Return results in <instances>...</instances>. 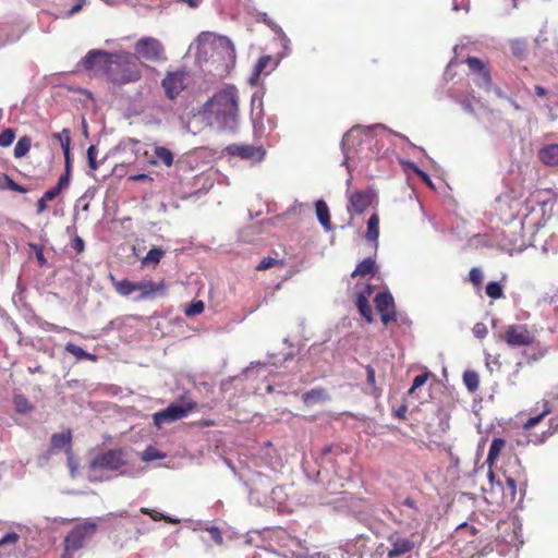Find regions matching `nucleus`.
<instances>
[{"label": "nucleus", "mask_w": 558, "mask_h": 558, "mask_svg": "<svg viewBox=\"0 0 558 558\" xmlns=\"http://www.w3.org/2000/svg\"><path fill=\"white\" fill-rule=\"evenodd\" d=\"M182 128L191 134L199 133L204 126L234 132L239 125V92L227 85L209 98L196 112L191 111L186 120L180 118Z\"/></svg>", "instance_id": "1"}, {"label": "nucleus", "mask_w": 558, "mask_h": 558, "mask_svg": "<svg viewBox=\"0 0 558 558\" xmlns=\"http://www.w3.org/2000/svg\"><path fill=\"white\" fill-rule=\"evenodd\" d=\"M195 49L197 62L211 63L219 76H222L235 62V49L232 41L211 32L201 33L191 44L190 50Z\"/></svg>", "instance_id": "2"}, {"label": "nucleus", "mask_w": 558, "mask_h": 558, "mask_svg": "<svg viewBox=\"0 0 558 558\" xmlns=\"http://www.w3.org/2000/svg\"><path fill=\"white\" fill-rule=\"evenodd\" d=\"M98 529L107 530L110 533L116 532L120 535L125 524L121 519L117 518H87L84 519L69 531L63 541L64 557H70L77 550L86 546V544L95 536Z\"/></svg>", "instance_id": "3"}, {"label": "nucleus", "mask_w": 558, "mask_h": 558, "mask_svg": "<svg viewBox=\"0 0 558 558\" xmlns=\"http://www.w3.org/2000/svg\"><path fill=\"white\" fill-rule=\"evenodd\" d=\"M131 461L133 453L128 449L100 451L89 460L87 477L90 482H102L118 474H125V468Z\"/></svg>", "instance_id": "4"}, {"label": "nucleus", "mask_w": 558, "mask_h": 558, "mask_svg": "<svg viewBox=\"0 0 558 558\" xmlns=\"http://www.w3.org/2000/svg\"><path fill=\"white\" fill-rule=\"evenodd\" d=\"M376 145L377 140L374 137L372 129L361 126L352 128L343 135L341 142V148L344 155L342 165L351 172L356 161L371 158L378 153V149H374Z\"/></svg>", "instance_id": "5"}, {"label": "nucleus", "mask_w": 558, "mask_h": 558, "mask_svg": "<svg viewBox=\"0 0 558 558\" xmlns=\"http://www.w3.org/2000/svg\"><path fill=\"white\" fill-rule=\"evenodd\" d=\"M136 61V58L129 52L116 53L108 71L110 80L119 84L138 81L142 73Z\"/></svg>", "instance_id": "6"}, {"label": "nucleus", "mask_w": 558, "mask_h": 558, "mask_svg": "<svg viewBox=\"0 0 558 558\" xmlns=\"http://www.w3.org/2000/svg\"><path fill=\"white\" fill-rule=\"evenodd\" d=\"M133 56L138 61L163 62L167 60L162 43L150 36L142 37L134 44Z\"/></svg>", "instance_id": "7"}, {"label": "nucleus", "mask_w": 558, "mask_h": 558, "mask_svg": "<svg viewBox=\"0 0 558 558\" xmlns=\"http://www.w3.org/2000/svg\"><path fill=\"white\" fill-rule=\"evenodd\" d=\"M195 402L180 401L173 402L165 410L153 414V422L157 428H161L165 424L181 420L195 408Z\"/></svg>", "instance_id": "8"}, {"label": "nucleus", "mask_w": 558, "mask_h": 558, "mask_svg": "<svg viewBox=\"0 0 558 558\" xmlns=\"http://www.w3.org/2000/svg\"><path fill=\"white\" fill-rule=\"evenodd\" d=\"M511 348L529 347L535 340V335L526 325H508L502 335H498Z\"/></svg>", "instance_id": "9"}, {"label": "nucleus", "mask_w": 558, "mask_h": 558, "mask_svg": "<svg viewBox=\"0 0 558 558\" xmlns=\"http://www.w3.org/2000/svg\"><path fill=\"white\" fill-rule=\"evenodd\" d=\"M189 85V74L184 68L169 70L161 81V87L169 99H175Z\"/></svg>", "instance_id": "10"}, {"label": "nucleus", "mask_w": 558, "mask_h": 558, "mask_svg": "<svg viewBox=\"0 0 558 558\" xmlns=\"http://www.w3.org/2000/svg\"><path fill=\"white\" fill-rule=\"evenodd\" d=\"M477 533L478 530L475 526L468 523H462L454 530L452 538L459 550L470 553L472 549L476 548V543L478 539Z\"/></svg>", "instance_id": "11"}, {"label": "nucleus", "mask_w": 558, "mask_h": 558, "mask_svg": "<svg viewBox=\"0 0 558 558\" xmlns=\"http://www.w3.org/2000/svg\"><path fill=\"white\" fill-rule=\"evenodd\" d=\"M466 63L474 74L473 82L475 85L486 93L493 88V81L489 71L486 69L484 62L475 57H469Z\"/></svg>", "instance_id": "12"}, {"label": "nucleus", "mask_w": 558, "mask_h": 558, "mask_svg": "<svg viewBox=\"0 0 558 558\" xmlns=\"http://www.w3.org/2000/svg\"><path fill=\"white\" fill-rule=\"evenodd\" d=\"M114 54H110L104 50H89L85 58L82 60V64L87 70H106L109 71Z\"/></svg>", "instance_id": "13"}, {"label": "nucleus", "mask_w": 558, "mask_h": 558, "mask_svg": "<svg viewBox=\"0 0 558 558\" xmlns=\"http://www.w3.org/2000/svg\"><path fill=\"white\" fill-rule=\"evenodd\" d=\"M226 150L231 156H239L242 159L251 160L253 162L260 161L265 157V149L263 146L231 144L227 146Z\"/></svg>", "instance_id": "14"}, {"label": "nucleus", "mask_w": 558, "mask_h": 558, "mask_svg": "<svg viewBox=\"0 0 558 558\" xmlns=\"http://www.w3.org/2000/svg\"><path fill=\"white\" fill-rule=\"evenodd\" d=\"M376 310L380 314L381 322L387 325L397 319L395 301L389 292H379L375 296Z\"/></svg>", "instance_id": "15"}, {"label": "nucleus", "mask_w": 558, "mask_h": 558, "mask_svg": "<svg viewBox=\"0 0 558 558\" xmlns=\"http://www.w3.org/2000/svg\"><path fill=\"white\" fill-rule=\"evenodd\" d=\"M348 213L351 216L354 214L360 215L371 206L374 194L372 191H356L354 193H348Z\"/></svg>", "instance_id": "16"}, {"label": "nucleus", "mask_w": 558, "mask_h": 558, "mask_svg": "<svg viewBox=\"0 0 558 558\" xmlns=\"http://www.w3.org/2000/svg\"><path fill=\"white\" fill-rule=\"evenodd\" d=\"M263 94L255 92L251 99V119L254 126V133L256 136L263 135Z\"/></svg>", "instance_id": "17"}, {"label": "nucleus", "mask_w": 558, "mask_h": 558, "mask_svg": "<svg viewBox=\"0 0 558 558\" xmlns=\"http://www.w3.org/2000/svg\"><path fill=\"white\" fill-rule=\"evenodd\" d=\"M137 294L133 298L134 301H143L154 299L160 291L163 290V284L155 283L151 280H141L135 282Z\"/></svg>", "instance_id": "18"}, {"label": "nucleus", "mask_w": 558, "mask_h": 558, "mask_svg": "<svg viewBox=\"0 0 558 558\" xmlns=\"http://www.w3.org/2000/svg\"><path fill=\"white\" fill-rule=\"evenodd\" d=\"M20 535L15 532L7 533L0 538V558H8L16 550Z\"/></svg>", "instance_id": "19"}, {"label": "nucleus", "mask_w": 558, "mask_h": 558, "mask_svg": "<svg viewBox=\"0 0 558 558\" xmlns=\"http://www.w3.org/2000/svg\"><path fill=\"white\" fill-rule=\"evenodd\" d=\"M276 493H277V490H259V489L251 490L250 498H251V500L260 502L265 507L277 508L278 510H283L281 502H278V505H276V498L271 497Z\"/></svg>", "instance_id": "20"}, {"label": "nucleus", "mask_w": 558, "mask_h": 558, "mask_svg": "<svg viewBox=\"0 0 558 558\" xmlns=\"http://www.w3.org/2000/svg\"><path fill=\"white\" fill-rule=\"evenodd\" d=\"M371 293H372L371 286H366L365 293L364 292L359 293V295L356 298V302H355L360 314L366 319L367 323L373 322L372 307L368 303V295H371Z\"/></svg>", "instance_id": "21"}, {"label": "nucleus", "mask_w": 558, "mask_h": 558, "mask_svg": "<svg viewBox=\"0 0 558 558\" xmlns=\"http://www.w3.org/2000/svg\"><path fill=\"white\" fill-rule=\"evenodd\" d=\"M109 279H110L116 292L121 296H124V298L131 296L132 294H134L136 292L135 282H133L129 279L117 280L114 278V276H112V275L109 276Z\"/></svg>", "instance_id": "22"}, {"label": "nucleus", "mask_w": 558, "mask_h": 558, "mask_svg": "<svg viewBox=\"0 0 558 558\" xmlns=\"http://www.w3.org/2000/svg\"><path fill=\"white\" fill-rule=\"evenodd\" d=\"M316 216L319 223L324 227L326 231L331 230V221L329 208L325 201L319 199L315 203Z\"/></svg>", "instance_id": "23"}, {"label": "nucleus", "mask_w": 558, "mask_h": 558, "mask_svg": "<svg viewBox=\"0 0 558 558\" xmlns=\"http://www.w3.org/2000/svg\"><path fill=\"white\" fill-rule=\"evenodd\" d=\"M539 158L545 165H558V144H550L543 147L539 151Z\"/></svg>", "instance_id": "24"}, {"label": "nucleus", "mask_w": 558, "mask_h": 558, "mask_svg": "<svg viewBox=\"0 0 558 558\" xmlns=\"http://www.w3.org/2000/svg\"><path fill=\"white\" fill-rule=\"evenodd\" d=\"M71 440L72 435L70 430L53 434L51 436V447L52 449H66L68 452L71 449Z\"/></svg>", "instance_id": "25"}, {"label": "nucleus", "mask_w": 558, "mask_h": 558, "mask_svg": "<svg viewBox=\"0 0 558 558\" xmlns=\"http://www.w3.org/2000/svg\"><path fill=\"white\" fill-rule=\"evenodd\" d=\"M379 236V217L377 214H373L367 221V230L365 238L369 242H374L375 246L378 244Z\"/></svg>", "instance_id": "26"}, {"label": "nucleus", "mask_w": 558, "mask_h": 558, "mask_svg": "<svg viewBox=\"0 0 558 558\" xmlns=\"http://www.w3.org/2000/svg\"><path fill=\"white\" fill-rule=\"evenodd\" d=\"M376 272V264L375 260L372 257H367L364 260H362L354 271L352 272V277H365V276H374Z\"/></svg>", "instance_id": "27"}, {"label": "nucleus", "mask_w": 558, "mask_h": 558, "mask_svg": "<svg viewBox=\"0 0 558 558\" xmlns=\"http://www.w3.org/2000/svg\"><path fill=\"white\" fill-rule=\"evenodd\" d=\"M271 62H272V58L270 56H263L258 59L257 63L255 64L254 72H253L252 76L250 77V83L252 85H254L258 82L259 75L266 70V68Z\"/></svg>", "instance_id": "28"}, {"label": "nucleus", "mask_w": 558, "mask_h": 558, "mask_svg": "<svg viewBox=\"0 0 558 558\" xmlns=\"http://www.w3.org/2000/svg\"><path fill=\"white\" fill-rule=\"evenodd\" d=\"M65 351L73 354L77 361H82V360L96 361L97 360L96 355L84 351L81 347H78L72 342H69L65 344Z\"/></svg>", "instance_id": "29"}, {"label": "nucleus", "mask_w": 558, "mask_h": 558, "mask_svg": "<svg viewBox=\"0 0 558 558\" xmlns=\"http://www.w3.org/2000/svg\"><path fill=\"white\" fill-rule=\"evenodd\" d=\"M157 161L163 163L166 167H171L173 163V154L170 149L163 146H156L154 149Z\"/></svg>", "instance_id": "30"}, {"label": "nucleus", "mask_w": 558, "mask_h": 558, "mask_svg": "<svg viewBox=\"0 0 558 558\" xmlns=\"http://www.w3.org/2000/svg\"><path fill=\"white\" fill-rule=\"evenodd\" d=\"M504 447H505L504 439H501V438L493 439L489 450H488L486 462L489 464H493L495 462V460L499 457Z\"/></svg>", "instance_id": "31"}, {"label": "nucleus", "mask_w": 558, "mask_h": 558, "mask_svg": "<svg viewBox=\"0 0 558 558\" xmlns=\"http://www.w3.org/2000/svg\"><path fill=\"white\" fill-rule=\"evenodd\" d=\"M448 95L453 101L458 102L466 113L475 116L474 107L469 98L459 96L453 89H449Z\"/></svg>", "instance_id": "32"}, {"label": "nucleus", "mask_w": 558, "mask_h": 558, "mask_svg": "<svg viewBox=\"0 0 558 558\" xmlns=\"http://www.w3.org/2000/svg\"><path fill=\"white\" fill-rule=\"evenodd\" d=\"M13 403L16 412L21 414H27L34 409L33 404L23 395H15L13 398Z\"/></svg>", "instance_id": "33"}, {"label": "nucleus", "mask_w": 558, "mask_h": 558, "mask_svg": "<svg viewBox=\"0 0 558 558\" xmlns=\"http://www.w3.org/2000/svg\"><path fill=\"white\" fill-rule=\"evenodd\" d=\"M165 457L166 453L154 446H148L143 452H141V459L147 463L163 459Z\"/></svg>", "instance_id": "34"}, {"label": "nucleus", "mask_w": 558, "mask_h": 558, "mask_svg": "<svg viewBox=\"0 0 558 558\" xmlns=\"http://www.w3.org/2000/svg\"><path fill=\"white\" fill-rule=\"evenodd\" d=\"M31 145H32V143H31L29 137H27V136L21 137L14 147V157L19 159V158H23L24 156H26L31 149Z\"/></svg>", "instance_id": "35"}, {"label": "nucleus", "mask_w": 558, "mask_h": 558, "mask_svg": "<svg viewBox=\"0 0 558 558\" xmlns=\"http://www.w3.org/2000/svg\"><path fill=\"white\" fill-rule=\"evenodd\" d=\"M53 137L60 143L63 155L68 156L71 144L70 130L63 129L61 132L54 133Z\"/></svg>", "instance_id": "36"}, {"label": "nucleus", "mask_w": 558, "mask_h": 558, "mask_svg": "<svg viewBox=\"0 0 558 558\" xmlns=\"http://www.w3.org/2000/svg\"><path fill=\"white\" fill-rule=\"evenodd\" d=\"M463 381H464V385L466 386V388L471 392H474L475 390H477L478 385H480L478 375L475 372H471V371H468L463 374Z\"/></svg>", "instance_id": "37"}, {"label": "nucleus", "mask_w": 558, "mask_h": 558, "mask_svg": "<svg viewBox=\"0 0 558 558\" xmlns=\"http://www.w3.org/2000/svg\"><path fill=\"white\" fill-rule=\"evenodd\" d=\"M162 255H163L162 250L154 247V248L149 250L148 253L146 254V256L143 258V264L144 265H156L159 263Z\"/></svg>", "instance_id": "38"}, {"label": "nucleus", "mask_w": 558, "mask_h": 558, "mask_svg": "<svg viewBox=\"0 0 558 558\" xmlns=\"http://www.w3.org/2000/svg\"><path fill=\"white\" fill-rule=\"evenodd\" d=\"M486 294L492 299H500L504 295L502 287L497 281H490L486 286Z\"/></svg>", "instance_id": "39"}, {"label": "nucleus", "mask_w": 558, "mask_h": 558, "mask_svg": "<svg viewBox=\"0 0 558 558\" xmlns=\"http://www.w3.org/2000/svg\"><path fill=\"white\" fill-rule=\"evenodd\" d=\"M549 412H550V409L547 407V404H545L544 410L538 415L530 417L524 423L523 427L525 429H531V428L535 427L544 418V416H546Z\"/></svg>", "instance_id": "40"}, {"label": "nucleus", "mask_w": 558, "mask_h": 558, "mask_svg": "<svg viewBox=\"0 0 558 558\" xmlns=\"http://www.w3.org/2000/svg\"><path fill=\"white\" fill-rule=\"evenodd\" d=\"M141 512L144 513V514H148L154 521H161V520H165L166 522H170V523H178L179 520H172L166 515H163L162 513L156 511V510H150L148 508H141Z\"/></svg>", "instance_id": "41"}, {"label": "nucleus", "mask_w": 558, "mask_h": 558, "mask_svg": "<svg viewBox=\"0 0 558 558\" xmlns=\"http://www.w3.org/2000/svg\"><path fill=\"white\" fill-rule=\"evenodd\" d=\"M15 138V132L12 129H5L0 133V147L10 146Z\"/></svg>", "instance_id": "42"}, {"label": "nucleus", "mask_w": 558, "mask_h": 558, "mask_svg": "<svg viewBox=\"0 0 558 558\" xmlns=\"http://www.w3.org/2000/svg\"><path fill=\"white\" fill-rule=\"evenodd\" d=\"M204 302L201 300L193 301L184 311L186 316H194L201 314L204 311Z\"/></svg>", "instance_id": "43"}, {"label": "nucleus", "mask_w": 558, "mask_h": 558, "mask_svg": "<svg viewBox=\"0 0 558 558\" xmlns=\"http://www.w3.org/2000/svg\"><path fill=\"white\" fill-rule=\"evenodd\" d=\"M511 51L515 56H521L525 52L526 45L522 39H513L510 41Z\"/></svg>", "instance_id": "44"}, {"label": "nucleus", "mask_w": 558, "mask_h": 558, "mask_svg": "<svg viewBox=\"0 0 558 558\" xmlns=\"http://www.w3.org/2000/svg\"><path fill=\"white\" fill-rule=\"evenodd\" d=\"M97 157V148L95 145H90L87 149V159H88V166L92 170H97L98 165L96 161Z\"/></svg>", "instance_id": "45"}, {"label": "nucleus", "mask_w": 558, "mask_h": 558, "mask_svg": "<svg viewBox=\"0 0 558 558\" xmlns=\"http://www.w3.org/2000/svg\"><path fill=\"white\" fill-rule=\"evenodd\" d=\"M469 279L470 281L478 287L481 286L482 281H483V272L480 268L477 267H473L471 270H470V274H469Z\"/></svg>", "instance_id": "46"}, {"label": "nucleus", "mask_w": 558, "mask_h": 558, "mask_svg": "<svg viewBox=\"0 0 558 558\" xmlns=\"http://www.w3.org/2000/svg\"><path fill=\"white\" fill-rule=\"evenodd\" d=\"M274 31L279 36L282 47L286 49V54H288L290 52V49H289L290 39L288 38V36L284 34V32L282 31V28L279 25H274Z\"/></svg>", "instance_id": "47"}, {"label": "nucleus", "mask_w": 558, "mask_h": 558, "mask_svg": "<svg viewBox=\"0 0 558 558\" xmlns=\"http://www.w3.org/2000/svg\"><path fill=\"white\" fill-rule=\"evenodd\" d=\"M282 264V260L275 259L271 257H265L256 267L257 270H266L269 269L276 265Z\"/></svg>", "instance_id": "48"}, {"label": "nucleus", "mask_w": 558, "mask_h": 558, "mask_svg": "<svg viewBox=\"0 0 558 558\" xmlns=\"http://www.w3.org/2000/svg\"><path fill=\"white\" fill-rule=\"evenodd\" d=\"M428 378V374H421L415 376L413 379L412 386L409 389V395H412L417 388L422 387Z\"/></svg>", "instance_id": "49"}, {"label": "nucleus", "mask_w": 558, "mask_h": 558, "mask_svg": "<svg viewBox=\"0 0 558 558\" xmlns=\"http://www.w3.org/2000/svg\"><path fill=\"white\" fill-rule=\"evenodd\" d=\"M29 247L35 252V256H36L38 264L40 266H44L47 263V259L44 256L43 247L37 244H34V243H31Z\"/></svg>", "instance_id": "50"}, {"label": "nucleus", "mask_w": 558, "mask_h": 558, "mask_svg": "<svg viewBox=\"0 0 558 558\" xmlns=\"http://www.w3.org/2000/svg\"><path fill=\"white\" fill-rule=\"evenodd\" d=\"M207 532L210 536V538L218 545H221L222 542H223V537L221 535V532L218 527L216 526H211L209 529H207Z\"/></svg>", "instance_id": "51"}, {"label": "nucleus", "mask_w": 558, "mask_h": 558, "mask_svg": "<svg viewBox=\"0 0 558 558\" xmlns=\"http://www.w3.org/2000/svg\"><path fill=\"white\" fill-rule=\"evenodd\" d=\"M473 333L476 338H484L487 335V328L484 324L477 323L473 327Z\"/></svg>", "instance_id": "52"}, {"label": "nucleus", "mask_w": 558, "mask_h": 558, "mask_svg": "<svg viewBox=\"0 0 558 558\" xmlns=\"http://www.w3.org/2000/svg\"><path fill=\"white\" fill-rule=\"evenodd\" d=\"M366 375H367V384L369 386L373 387V390L375 391L376 390V386H375V383H376V379H375V369L373 366L371 365H367L366 366Z\"/></svg>", "instance_id": "53"}, {"label": "nucleus", "mask_w": 558, "mask_h": 558, "mask_svg": "<svg viewBox=\"0 0 558 558\" xmlns=\"http://www.w3.org/2000/svg\"><path fill=\"white\" fill-rule=\"evenodd\" d=\"M70 184V173L69 172H65L64 174H62L59 180H58V183L56 185V187L61 192L63 189H65L68 185Z\"/></svg>", "instance_id": "54"}, {"label": "nucleus", "mask_w": 558, "mask_h": 558, "mask_svg": "<svg viewBox=\"0 0 558 558\" xmlns=\"http://www.w3.org/2000/svg\"><path fill=\"white\" fill-rule=\"evenodd\" d=\"M85 4V0H77V2L65 13V16L70 17L82 10Z\"/></svg>", "instance_id": "55"}, {"label": "nucleus", "mask_w": 558, "mask_h": 558, "mask_svg": "<svg viewBox=\"0 0 558 558\" xmlns=\"http://www.w3.org/2000/svg\"><path fill=\"white\" fill-rule=\"evenodd\" d=\"M68 465H69L70 472H71V475L75 476V472L78 466V463L75 460V458L70 453V451L68 452Z\"/></svg>", "instance_id": "56"}, {"label": "nucleus", "mask_w": 558, "mask_h": 558, "mask_svg": "<svg viewBox=\"0 0 558 558\" xmlns=\"http://www.w3.org/2000/svg\"><path fill=\"white\" fill-rule=\"evenodd\" d=\"M61 192L56 187L53 186L52 189L46 191L43 195L44 197V201H52L53 198H56Z\"/></svg>", "instance_id": "57"}, {"label": "nucleus", "mask_w": 558, "mask_h": 558, "mask_svg": "<svg viewBox=\"0 0 558 558\" xmlns=\"http://www.w3.org/2000/svg\"><path fill=\"white\" fill-rule=\"evenodd\" d=\"M72 247L77 251L78 253H82L84 251V247H85V243L83 241V239H81L80 236H76L73 241H72Z\"/></svg>", "instance_id": "58"}, {"label": "nucleus", "mask_w": 558, "mask_h": 558, "mask_svg": "<svg viewBox=\"0 0 558 558\" xmlns=\"http://www.w3.org/2000/svg\"><path fill=\"white\" fill-rule=\"evenodd\" d=\"M11 180L8 174L0 173V190H9Z\"/></svg>", "instance_id": "59"}, {"label": "nucleus", "mask_w": 558, "mask_h": 558, "mask_svg": "<svg viewBox=\"0 0 558 558\" xmlns=\"http://www.w3.org/2000/svg\"><path fill=\"white\" fill-rule=\"evenodd\" d=\"M9 190L20 192V193H26L28 191L26 187L17 184L13 180H11V182H10Z\"/></svg>", "instance_id": "60"}, {"label": "nucleus", "mask_w": 558, "mask_h": 558, "mask_svg": "<svg viewBox=\"0 0 558 558\" xmlns=\"http://www.w3.org/2000/svg\"><path fill=\"white\" fill-rule=\"evenodd\" d=\"M333 450L340 451V448H335L332 445L325 446L322 450L323 458H327Z\"/></svg>", "instance_id": "61"}, {"label": "nucleus", "mask_w": 558, "mask_h": 558, "mask_svg": "<svg viewBox=\"0 0 558 558\" xmlns=\"http://www.w3.org/2000/svg\"><path fill=\"white\" fill-rule=\"evenodd\" d=\"M322 393H323V391H320V390H312V391H310V392H307V393L305 395V400H306V401H308V400H311V399H315V400H317V399H319V398H320Z\"/></svg>", "instance_id": "62"}, {"label": "nucleus", "mask_w": 558, "mask_h": 558, "mask_svg": "<svg viewBox=\"0 0 558 558\" xmlns=\"http://www.w3.org/2000/svg\"><path fill=\"white\" fill-rule=\"evenodd\" d=\"M412 549V544L409 541H403L401 546L397 549L398 553H407Z\"/></svg>", "instance_id": "63"}, {"label": "nucleus", "mask_w": 558, "mask_h": 558, "mask_svg": "<svg viewBox=\"0 0 558 558\" xmlns=\"http://www.w3.org/2000/svg\"><path fill=\"white\" fill-rule=\"evenodd\" d=\"M498 98H501V99H507L508 97L506 96V94L502 92L501 88H499L498 86H495L493 84V88L492 90Z\"/></svg>", "instance_id": "64"}]
</instances>
